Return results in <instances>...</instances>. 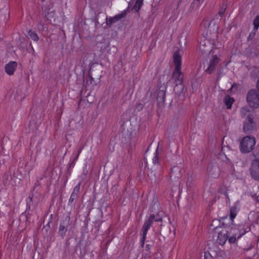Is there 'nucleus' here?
I'll use <instances>...</instances> for the list:
<instances>
[{
    "mask_svg": "<svg viewBox=\"0 0 259 259\" xmlns=\"http://www.w3.org/2000/svg\"><path fill=\"white\" fill-rule=\"evenodd\" d=\"M82 148H83V147H82L80 148L79 150H78V153H79V155L80 154V152H81V150H82Z\"/></svg>",
    "mask_w": 259,
    "mask_h": 259,
    "instance_id": "obj_41",
    "label": "nucleus"
},
{
    "mask_svg": "<svg viewBox=\"0 0 259 259\" xmlns=\"http://www.w3.org/2000/svg\"><path fill=\"white\" fill-rule=\"evenodd\" d=\"M222 252L214 250L205 252L204 259H222Z\"/></svg>",
    "mask_w": 259,
    "mask_h": 259,
    "instance_id": "obj_10",
    "label": "nucleus"
},
{
    "mask_svg": "<svg viewBox=\"0 0 259 259\" xmlns=\"http://www.w3.org/2000/svg\"><path fill=\"white\" fill-rule=\"evenodd\" d=\"M151 245L150 244H147L145 247V249L147 251H149L150 250Z\"/></svg>",
    "mask_w": 259,
    "mask_h": 259,
    "instance_id": "obj_36",
    "label": "nucleus"
},
{
    "mask_svg": "<svg viewBox=\"0 0 259 259\" xmlns=\"http://www.w3.org/2000/svg\"><path fill=\"white\" fill-rule=\"evenodd\" d=\"M9 178H11V175L8 173H5L3 177V181L5 185L9 184Z\"/></svg>",
    "mask_w": 259,
    "mask_h": 259,
    "instance_id": "obj_29",
    "label": "nucleus"
},
{
    "mask_svg": "<svg viewBox=\"0 0 259 259\" xmlns=\"http://www.w3.org/2000/svg\"><path fill=\"white\" fill-rule=\"evenodd\" d=\"M246 109L245 108H242V110H241V113L242 114H243V115L244 116L245 115V113L243 112L244 111H245Z\"/></svg>",
    "mask_w": 259,
    "mask_h": 259,
    "instance_id": "obj_40",
    "label": "nucleus"
},
{
    "mask_svg": "<svg viewBox=\"0 0 259 259\" xmlns=\"http://www.w3.org/2000/svg\"><path fill=\"white\" fill-rule=\"evenodd\" d=\"M21 217H24L26 218V220L27 221L28 218H27V216L26 215V213H22L21 214Z\"/></svg>",
    "mask_w": 259,
    "mask_h": 259,
    "instance_id": "obj_38",
    "label": "nucleus"
},
{
    "mask_svg": "<svg viewBox=\"0 0 259 259\" xmlns=\"http://www.w3.org/2000/svg\"><path fill=\"white\" fill-rule=\"evenodd\" d=\"M143 0H136L135 5L133 7V9L136 12H138L143 5Z\"/></svg>",
    "mask_w": 259,
    "mask_h": 259,
    "instance_id": "obj_23",
    "label": "nucleus"
},
{
    "mask_svg": "<svg viewBox=\"0 0 259 259\" xmlns=\"http://www.w3.org/2000/svg\"><path fill=\"white\" fill-rule=\"evenodd\" d=\"M256 88L258 90H259V80H257L256 83Z\"/></svg>",
    "mask_w": 259,
    "mask_h": 259,
    "instance_id": "obj_39",
    "label": "nucleus"
},
{
    "mask_svg": "<svg viewBox=\"0 0 259 259\" xmlns=\"http://www.w3.org/2000/svg\"><path fill=\"white\" fill-rule=\"evenodd\" d=\"M208 171L209 175L213 178L218 177L220 174V169L217 165H209L208 167Z\"/></svg>",
    "mask_w": 259,
    "mask_h": 259,
    "instance_id": "obj_19",
    "label": "nucleus"
},
{
    "mask_svg": "<svg viewBox=\"0 0 259 259\" xmlns=\"http://www.w3.org/2000/svg\"><path fill=\"white\" fill-rule=\"evenodd\" d=\"M79 155V153H77V154L76 155V156H75V157L74 158V159L73 160L75 162H76V161L77 160V159L78 158Z\"/></svg>",
    "mask_w": 259,
    "mask_h": 259,
    "instance_id": "obj_37",
    "label": "nucleus"
},
{
    "mask_svg": "<svg viewBox=\"0 0 259 259\" xmlns=\"http://www.w3.org/2000/svg\"><path fill=\"white\" fill-rule=\"evenodd\" d=\"M249 171L252 179L259 181V158H255L252 161Z\"/></svg>",
    "mask_w": 259,
    "mask_h": 259,
    "instance_id": "obj_8",
    "label": "nucleus"
},
{
    "mask_svg": "<svg viewBox=\"0 0 259 259\" xmlns=\"http://www.w3.org/2000/svg\"><path fill=\"white\" fill-rule=\"evenodd\" d=\"M210 22L207 20H203L201 24L199 32L203 36L204 38L201 39L199 42V49L202 54H210L211 52V43L210 41H213L214 37L217 35L216 32H211L209 30Z\"/></svg>",
    "mask_w": 259,
    "mask_h": 259,
    "instance_id": "obj_1",
    "label": "nucleus"
},
{
    "mask_svg": "<svg viewBox=\"0 0 259 259\" xmlns=\"http://www.w3.org/2000/svg\"><path fill=\"white\" fill-rule=\"evenodd\" d=\"M234 101V99L232 97H230L229 96L227 95L225 97L224 102L227 106V109H230L232 107V105Z\"/></svg>",
    "mask_w": 259,
    "mask_h": 259,
    "instance_id": "obj_22",
    "label": "nucleus"
},
{
    "mask_svg": "<svg viewBox=\"0 0 259 259\" xmlns=\"http://www.w3.org/2000/svg\"><path fill=\"white\" fill-rule=\"evenodd\" d=\"M203 0H194L191 3L190 8L192 10L196 9L199 6L201 3H202Z\"/></svg>",
    "mask_w": 259,
    "mask_h": 259,
    "instance_id": "obj_25",
    "label": "nucleus"
},
{
    "mask_svg": "<svg viewBox=\"0 0 259 259\" xmlns=\"http://www.w3.org/2000/svg\"><path fill=\"white\" fill-rule=\"evenodd\" d=\"M157 92V101L158 103L164 104L165 100V91L164 90L160 89Z\"/></svg>",
    "mask_w": 259,
    "mask_h": 259,
    "instance_id": "obj_20",
    "label": "nucleus"
},
{
    "mask_svg": "<svg viewBox=\"0 0 259 259\" xmlns=\"http://www.w3.org/2000/svg\"><path fill=\"white\" fill-rule=\"evenodd\" d=\"M256 30H252L249 34L247 37V41H250L252 40L255 36V32Z\"/></svg>",
    "mask_w": 259,
    "mask_h": 259,
    "instance_id": "obj_31",
    "label": "nucleus"
},
{
    "mask_svg": "<svg viewBox=\"0 0 259 259\" xmlns=\"http://www.w3.org/2000/svg\"><path fill=\"white\" fill-rule=\"evenodd\" d=\"M243 132L246 134H250L257 130L256 123L253 114H249L243 121Z\"/></svg>",
    "mask_w": 259,
    "mask_h": 259,
    "instance_id": "obj_4",
    "label": "nucleus"
},
{
    "mask_svg": "<svg viewBox=\"0 0 259 259\" xmlns=\"http://www.w3.org/2000/svg\"><path fill=\"white\" fill-rule=\"evenodd\" d=\"M230 219L232 222L233 221L234 219L237 215V208L236 206H233L230 208Z\"/></svg>",
    "mask_w": 259,
    "mask_h": 259,
    "instance_id": "obj_24",
    "label": "nucleus"
},
{
    "mask_svg": "<svg viewBox=\"0 0 259 259\" xmlns=\"http://www.w3.org/2000/svg\"><path fill=\"white\" fill-rule=\"evenodd\" d=\"M246 100L250 108L257 109L259 107V94L257 90L251 89L248 91Z\"/></svg>",
    "mask_w": 259,
    "mask_h": 259,
    "instance_id": "obj_5",
    "label": "nucleus"
},
{
    "mask_svg": "<svg viewBox=\"0 0 259 259\" xmlns=\"http://www.w3.org/2000/svg\"><path fill=\"white\" fill-rule=\"evenodd\" d=\"M75 164V162L74 161L72 160L69 164L68 169H71V168L73 167L74 166Z\"/></svg>",
    "mask_w": 259,
    "mask_h": 259,
    "instance_id": "obj_35",
    "label": "nucleus"
},
{
    "mask_svg": "<svg viewBox=\"0 0 259 259\" xmlns=\"http://www.w3.org/2000/svg\"><path fill=\"white\" fill-rule=\"evenodd\" d=\"M255 145L254 137L246 136L242 138L240 142V150L242 153H247L251 151Z\"/></svg>",
    "mask_w": 259,
    "mask_h": 259,
    "instance_id": "obj_3",
    "label": "nucleus"
},
{
    "mask_svg": "<svg viewBox=\"0 0 259 259\" xmlns=\"http://www.w3.org/2000/svg\"><path fill=\"white\" fill-rule=\"evenodd\" d=\"M193 182H194V180L191 176L188 177L187 178V179L186 181V185H187L188 189H191L192 187H193V185H194Z\"/></svg>",
    "mask_w": 259,
    "mask_h": 259,
    "instance_id": "obj_26",
    "label": "nucleus"
},
{
    "mask_svg": "<svg viewBox=\"0 0 259 259\" xmlns=\"http://www.w3.org/2000/svg\"><path fill=\"white\" fill-rule=\"evenodd\" d=\"M162 219L161 217H159L158 214L155 215V218L154 219V222H162Z\"/></svg>",
    "mask_w": 259,
    "mask_h": 259,
    "instance_id": "obj_33",
    "label": "nucleus"
},
{
    "mask_svg": "<svg viewBox=\"0 0 259 259\" xmlns=\"http://www.w3.org/2000/svg\"><path fill=\"white\" fill-rule=\"evenodd\" d=\"M171 78L175 80L176 85L182 84L183 77L182 72L181 71V68H179L178 70L175 68V70L171 75Z\"/></svg>",
    "mask_w": 259,
    "mask_h": 259,
    "instance_id": "obj_11",
    "label": "nucleus"
},
{
    "mask_svg": "<svg viewBox=\"0 0 259 259\" xmlns=\"http://www.w3.org/2000/svg\"><path fill=\"white\" fill-rule=\"evenodd\" d=\"M157 150L156 151V155H155V156L153 158V163L154 164H156L159 163L158 158V156H157Z\"/></svg>",
    "mask_w": 259,
    "mask_h": 259,
    "instance_id": "obj_32",
    "label": "nucleus"
},
{
    "mask_svg": "<svg viewBox=\"0 0 259 259\" xmlns=\"http://www.w3.org/2000/svg\"><path fill=\"white\" fill-rule=\"evenodd\" d=\"M70 218L69 215L61 221L59 228L58 234L62 238H64L67 231L68 227L70 225Z\"/></svg>",
    "mask_w": 259,
    "mask_h": 259,
    "instance_id": "obj_7",
    "label": "nucleus"
},
{
    "mask_svg": "<svg viewBox=\"0 0 259 259\" xmlns=\"http://www.w3.org/2000/svg\"><path fill=\"white\" fill-rule=\"evenodd\" d=\"M126 14V12L125 11H122L120 14L116 15L115 16L113 17H110L108 18L106 17V24L109 27H110L112 24L117 22L118 20L123 18L125 17Z\"/></svg>",
    "mask_w": 259,
    "mask_h": 259,
    "instance_id": "obj_12",
    "label": "nucleus"
},
{
    "mask_svg": "<svg viewBox=\"0 0 259 259\" xmlns=\"http://www.w3.org/2000/svg\"><path fill=\"white\" fill-rule=\"evenodd\" d=\"M174 62L175 64V68L178 70L181 68L182 58L179 51L175 52L173 55Z\"/></svg>",
    "mask_w": 259,
    "mask_h": 259,
    "instance_id": "obj_17",
    "label": "nucleus"
},
{
    "mask_svg": "<svg viewBox=\"0 0 259 259\" xmlns=\"http://www.w3.org/2000/svg\"><path fill=\"white\" fill-rule=\"evenodd\" d=\"M45 0H41L42 2H44Z\"/></svg>",
    "mask_w": 259,
    "mask_h": 259,
    "instance_id": "obj_43",
    "label": "nucleus"
},
{
    "mask_svg": "<svg viewBox=\"0 0 259 259\" xmlns=\"http://www.w3.org/2000/svg\"><path fill=\"white\" fill-rule=\"evenodd\" d=\"M136 108L138 111H141L143 108V105L141 103L138 104Z\"/></svg>",
    "mask_w": 259,
    "mask_h": 259,
    "instance_id": "obj_34",
    "label": "nucleus"
},
{
    "mask_svg": "<svg viewBox=\"0 0 259 259\" xmlns=\"http://www.w3.org/2000/svg\"><path fill=\"white\" fill-rule=\"evenodd\" d=\"M250 229L249 226L244 224H240L232 227L230 231H227L229 235V242L231 244L234 243L242 236L250 231Z\"/></svg>",
    "mask_w": 259,
    "mask_h": 259,
    "instance_id": "obj_2",
    "label": "nucleus"
},
{
    "mask_svg": "<svg viewBox=\"0 0 259 259\" xmlns=\"http://www.w3.org/2000/svg\"><path fill=\"white\" fill-rule=\"evenodd\" d=\"M220 61V59L217 55H212L209 59L208 66L205 70V72L208 74H211L215 69Z\"/></svg>",
    "mask_w": 259,
    "mask_h": 259,
    "instance_id": "obj_9",
    "label": "nucleus"
},
{
    "mask_svg": "<svg viewBox=\"0 0 259 259\" xmlns=\"http://www.w3.org/2000/svg\"><path fill=\"white\" fill-rule=\"evenodd\" d=\"M227 5L228 1L227 0H223L219 11V15L220 17H222L224 16L227 7Z\"/></svg>",
    "mask_w": 259,
    "mask_h": 259,
    "instance_id": "obj_21",
    "label": "nucleus"
},
{
    "mask_svg": "<svg viewBox=\"0 0 259 259\" xmlns=\"http://www.w3.org/2000/svg\"><path fill=\"white\" fill-rule=\"evenodd\" d=\"M80 183H78L74 188L73 191L68 201V205L73 206H74V201L76 200L78 198V194L80 190Z\"/></svg>",
    "mask_w": 259,
    "mask_h": 259,
    "instance_id": "obj_13",
    "label": "nucleus"
},
{
    "mask_svg": "<svg viewBox=\"0 0 259 259\" xmlns=\"http://www.w3.org/2000/svg\"><path fill=\"white\" fill-rule=\"evenodd\" d=\"M93 70L90 69L89 71L88 78L87 79L86 84L87 85H95L100 80V77L101 76L98 75L95 78L93 77Z\"/></svg>",
    "mask_w": 259,
    "mask_h": 259,
    "instance_id": "obj_14",
    "label": "nucleus"
},
{
    "mask_svg": "<svg viewBox=\"0 0 259 259\" xmlns=\"http://www.w3.org/2000/svg\"><path fill=\"white\" fill-rule=\"evenodd\" d=\"M229 235L228 232L225 233L221 231L218 235L217 241L219 244L223 245L227 239L229 240Z\"/></svg>",
    "mask_w": 259,
    "mask_h": 259,
    "instance_id": "obj_18",
    "label": "nucleus"
},
{
    "mask_svg": "<svg viewBox=\"0 0 259 259\" xmlns=\"http://www.w3.org/2000/svg\"><path fill=\"white\" fill-rule=\"evenodd\" d=\"M182 176L181 168L177 165L174 166L171 168L170 177L171 179H179Z\"/></svg>",
    "mask_w": 259,
    "mask_h": 259,
    "instance_id": "obj_16",
    "label": "nucleus"
},
{
    "mask_svg": "<svg viewBox=\"0 0 259 259\" xmlns=\"http://www.w3.org/2000/svg\"><path fill=\"white\" fill-rule=\"evenodd\" d=\"M17 67V63L15 61H11L5 65V71L10 75H12L14 74Z\"/></svg>",
    "mask_w": 259,
    "mask_h": 259,
    "instance_id": "obj_15",
    "label": "nucleus"
},
{
    "mask_svg": "<svg viewBox=\"0 0 259 259\" xmlns=\"http://www.w3.org/2000/svg\"><path fill=\"white\" fill-rule=\"evenodd\" d=\"M217 223L221 224V222L219 221L218 220H214L212 221L211 224H210V227H212L211 229L212 230H216L218 228V226H215Z\"/></svg>",
    "mask_w": 259,
    "mask_h": 259,
    "instance_id": "obj_30",
    "label": "nucleus"
},
{
    "mask_svg": "<svg viewBox=\"0 0 259 259\" xmlns=\"http://www.w3.org/2000/svg\"><path fill=\"white\" fill-rule=\"evenodd\" d=\"M67 179H66L65 182H64V186L66 185V183H67Z\"/></svg>",
    "mask_w": 259,
    "mask_h": 259,
    "instance_id": "obj_42",
    "label": "nucleus"
},
{
    "mask_svg": "<svg viewBox=\"0 0 259 259\" xmlns=\"http://www.w3.org/2000/svg\"><path fill=\"white\" fill-rule=\"evenodd\" d=\"M28 35L32 40L34 41H37L38 40V36L35 32L29 30L28 31Z\"/></svg>",
    "mask_w": 259,
    "mask_h": 259,
    "instance_id": "obj_27",
    "label": "nucleus"
},
{
    "mask_svg": "<svg viewBox=\"0 0 259 259\" xmlns=\"http://www.w3.org/2000/svg\"><path fill=\"white\" fill-rule=\"evenodd\" d=\"M155 218L154 214H151L147 220H146L143 225L141 232V235L142 236V238L141 239V246L142 247H144L145 241L146 238V235L147 234L148 230L150 228L151 225L154 222V219Z\"/></svg>",
    "mask_w": 259,
    "mask_h": 259,
    "instance_id": "obj_6",
    "label": "nucleus"
},
{
    "mask_svg": "<svg viewBox=\"0 0 259 259\" xmlns=\"http://www.w3.org/2000/svg\"><path fill=\"white\" fill-rule=\"evenodd\" d=\"M253 30H257L259 27V15H257L253 22Z\"/></svg>",
    "mask_w": 259,
    "mask_h": 259,
    "instance_id": "obj_28",
    "label": "nucleus"
}]
</instances>
